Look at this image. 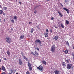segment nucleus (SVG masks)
I'll return each mask as SVG.
<instances>
[{"mask_svg":"<svg viewBox=\"0 0 74 74\" xmlns=\"http://www.w3.org/2000/svg\"><path fill=\"white\" fill-rule=\"evenodd\" d=\"M4 60H7V58H4Z\"/></svg>","mask_w":74,"mask_h":74,"instance_id":"43","label":"nucleus"},{"mask_svg":"<svg viewBox=\"0 0 74 74\" xmlns=\"http://www.w3.org/2000/svg\"><path fill=\"white\" fill-rule=\"evenodd\" d=\"M24 38H25V36L23 35L21 36L20 37V38L21 39H23Z\"/></svg>","mask_w":74,"mask_h":74,"instance_id":"17","label":"nucleus"},{"mask_svg":"<svg viewBox=\"0 0 74 74\" xmlns=\"http://www.w3.org/2000/svg\"><path fill=\"white\" fill-rule=\"evenodd\" d=\"M18 61L19 62V64L20 65H22V64L23 63L22 61V60H21V59H19L18 60Z\"/></svg>","mask_w":74,"mask_h":74,"instance_id":"8","label":"nucleus"},{"mask_svg":"<svg viewBox=\"0 0 74 74\" xmlns=\"http://www.w3.org/2000/svg\"><path fill=\"white\" fill-rule=\"evenodd\" d=\"M7 7H3L4 10H5H5H7Z\"/></svg>","mask_w":74,"mask_h":74,"instance_id":"30","label":"nucleus"},{"mask_svg":"<svg viewBox=\"0 0 74 74\" xmlns=\"http://www.w3.org/2000/svg\"><path fill=\"white\" fill-rule=\"evenodd\" d=\"M37 69L40 71H42L43 70V67L40 65L39 67H37Z\"/></svg>","mask_w":74,"mask_h":74,"instance_id":"4","label":"nucleus"},{"mask_svg":"<svg viewBox=\"0 0 74 74\" xmlns=\"http://www.w3.org/2000/svg\"><path fill=\"white\" fill-rule=\"evenodd\" d=\"M50 32H51V33H52V32H53V31L52 29H50Z\"/></svg>","mask_w":74,"mask_h":74,"instance_id":"37","label":"nucleus"},{"mask_svg":"<svg viewBox=\"0 0 74 74\" xmlns=\"http://www.w3.org/2000/svg\"><path fill=\"white\" fill-rule=\"evenodd\" d=\"M34 48H35V49L36 50V49H37V48H36V47H34Z\"/></svg>","mask_w":74,"mask_h":74,"instance_id":"50","label":"nucleus"},{"mask_svg":"<svg viewBox=\"0 0 74 74\" xmlns=\"http://www.w3.org/2000/svg\"><path fill=\"white\" fill-rule=\"evenodd\" d=\"M69 60H70V59H69V60H65V61L66 62H67V63H69Z\"/></svg>","mask_w":74,"mask_h":74,"instance_id":"27","label":"nucleus"},{"mask_svg":"<svg viewBox=\"0 0 74 74\" xmlns=\"http://www.w3.org/2000/svg\"><path fill=\"white\" fill-rule=\"evenodd\" d=\"M54 26L55 28H56V29H58L57 27H56V26H55V25H54Z\"/></svg>","mask_w":74,"mask_h":74,"instance_id":"44","label":"nucleus"},{"mask_svg":"<svg viewBox=\"0 0 74 74\" xmlns=\"http://www.w3.org/2000/svg\"><path fill=\"white\" fill-rule=\"evenodd\" d=\"M32 23V22H29V25H31Z\"/></svg>","mask_w":74,"mask_h":74,"instance_id":"40","label":"nucleus"},{"mask_svg":"<svg viewBox=\"0 0 74 74\" xmlns=\"http://www.w3.org/2000/svg\"><path fill=\"white\" fill-rule=\"evenodd\" d=\"M39 6H40V7L41 6V5H37V6H35L34 7V9L35 10H36V8H37V7H39Z\"/></svg>","mask_w":74,"mask_h":74,"instance_id":"14","label":"nucleus"},{"mask_svg":"<svg viewBox=\"0 0 74 74\" xmlns=\"http://www.w3.org/2000/svg\"><path fill=\"white\" fill-rule=\"evenodd\" d=\"M2 70L3 71H6V69H5V67L3 65L2 66Z\"/></svg>","mask_w":74,"mask_h":74,"instance_id":"13","label":"nucleus"},{"mask_svg":"<svg viewBox=\"0 0 74 74\" xmlns=\"http://www.w3.org/2000/svg\"><path fill=\"white\" fill-rule=\"evenodd\" d=\"M60 4L62 6V7H63V5H62L61 3H60Z\"/></svg>","mask_w":74,"mask_h":74,"instance_id":"47","label":"nucleus"},{"mask_svg":"<svg viewBox=\"0 0 74 74\" xmlns=\"http://www.w3.org/2000/svg\"><path fill=\"white\" fill-rule=\"evenodd\" d=\"M54 19V18L53 17H52L51 18V20H53Z\"/></svg>","mask_w":74,"mask_h":74,"instance_id":"42","label":"nucleus"},{"mask_svg":"<svg viewBox=\"0 0 74 74\" xmlns=\"http://www.w3.org/2000/svg\"><path fill=\"white\" fill-rule=\"evenodd\" d=\"M10 71L11 73H14V70H12V69H10Z\"/></svg>","mask_w":74,"mask_h":74,"instance_id":"25","label":"nucleus"},{"mask_svg":"<svg viewBox=\"0 0 74 74\" xmlns=\"http://www.w3.org/2000/svg\"><path fill=\"white\" fill-rule=\"evenodd\" d=\"M33 31H34V29H33V28H32L31 29L30 32L32 33L33 32Z\"/></svg>","mask_w":74,"mask_h":74,"instance_id":"20","label":"nucleus"},{"mask_svg":"<svg viewBox=\"0 0 74 74\" xmlns=\"http://www.w3.org/2000/svg\"><path fill=\"white\" fill-rule=\"evenodd\" d=\"M63 9H64V10H65L66 11L68 14H69V10L67 9L66 8H63Z\"/></svg>","mask_w":74,"mask_h":74,"instance_id":"7","label":"nucleus"},{"mask_svg":"<svg viewBox=\"0 0 74 74\" xmlns=\"http://www.w3.org/2000/svg\"><path fill=\"white\" fill-rule=\"evenodd\" d=\"M64 52L65 53L67 54V53H68V50L67 49L65 50L64 51Z\"/></svg>","mask_w":74,"mask_h":74,"instance_id":"19","label":"nucleus"},{"mask_svg":"<svg viewBox=\"0 0 74 74\" xmlns=\"http://www.w3.org/2000/svg\"><path fill=\"white\" fill-rule=\"evenodd\" d=\"M69 0H65V2L66 3H69Z\"/></svg>","mask_w":74,"mask_h":74,"instance_id":"36","label":"nucleus"},{"mask_svg":"<svg viewBox=\"0 0 74 74\" xmlns=\"http://www.w3.org/2000/svg\"><path fill=\"white\" fill-rule=\"evenodd\" d=\"M55 74H59V72L57 70H56L54 71Z\"/></svg>","mask_w":74,"mask_h":74,"instance_id":"10","label":"nucleus"},{"mask_svg":"<svg viewBox=\"0 0 74 74\" xmlns=\"http://www.w3.org/2000/svg\"><path fill=\"white\" fill-rule=\"evenodd\" d=\"M62 65L63 66H66V63L64 62H62Z\"/></svg>","mask_w":74,"mask_h":74,"instance_id":"22","label":"nucleus"},{"mask_svg":"<svg viewBox=\"0 0 74 74\" xmlns=\"http://www.w3.org/2000/svg\"><path fill=\"white\" fill-rule=\"evenodd\" d=\"M46 0V1L47 0V1H48L49 0Z\"/></svg>","mask_w":74,"mask_h":74,"instance_id":"56","label":"nucleus"},{"mask_svg":"<svg viewBox=\"0 0 74 74\" xmlns=\"http://www.w3.org/2000/svg\"><path fill=\"white\" fill-rule=\"evenodd\" d=\"M35 53L36 55H37L38 56V53L36 51H35Z\"/></svg>","mask_w":74,"mask_h":74,"instance_id":"29","label":"nucleus"},{"mask_svg":"<svg viewBox=\"0 0 74 74\" xmlns=\"http://www.w3.org/2000/svg\"><path fill=\"white\" fill-rule=\"evenodd\" d=\"M23 52L22 55H23Z\"/></svg>","mask_w":74,"mask_h":74,"instance_id":"58","label":"nucleus"},{"mask_svg":"<svg viewBox=\"0 0 74 74\" xmlns=\"http://www.w3.org/2000/svg\"><path fill=\"white\" fill-rule=\"evenodd\" d=\"M3 15H5V14H3Z\"/></svg>","mask_w":74,"mask_h":74,"instance_id":"59","label":"nucleus"},{"mask_svg":"<svg viewBox=\"0 0 74 74\" xmlns=\"http://www.w3.org/2000/svg\"><path fill=\"white\" fill-rule=\"evenodd\" d=\"M23 58H24V59H25L26 61H28V58H27L26 56H23Z\"/></svg>","mask_w":74,"mask_h":74,"instance_id":"12","label":"nucleus"},{"mask_svg":"<svg viewBox=\"0 0 74 74\" xmlns=\"http://www.w3.org/2000/svg\"><path fill=\"white\" fill-rule=\"evenodd\" d=\"M6 53L8 55H10V51H6Z\"/></svg>","mask_w":74,"mask_h":74,"instance_id":"18","label":"nucleus"},{"mask_svg":"<svg viewBox=\"0 0 74 74\" xmlns=\"http://www.w3.org/2000/svg\"><path fill=\"white\" fill-rule=\"evenodd\" d=\"M31 53L32 55H34V56H36V54H34V53H33V52H31Z\"/></svg>","mask_w":74,"mask_h":74,"instance_id":"24","label":"nucleus"},{"mask_svg":"<svg viewBox=\"0 0 74 74\" xmlns=\"http://www.w3.org/2000/svg\"><path fill=\"white\" fill-rule=\"evenodd\" d=\"M1 21V19L0 18V22Z\"/></svg>","mask_w":74,"mask_h":74,"instance_id":"55","label":"nucleus"},{"mask_svg":"<svg viewBox=\"0 0 74 74\" xmlns=\"http://www.w3.org/2000/svg\"><path fill=\"white\" fill-rule=\"evenodd\" d=\"M35 42H37V43L38 42H39L40 44H41V41L38 39H37V40L35 41Z\"/></svg>","mask_w":74,"mask_h":74,"instance_id":"9","label":"nucleus"},{"mask_svg":"<svg viewBox=\"0 0 74 74\" xmlns=\"http://www.w3.org/2000/svg\"><path fill=\"white\" fill-rule=\"evenodd\" d=\"M73 69H74V67H71L72 70H73Z\"/></svg>","mask_w":74,"mask_h":74,"instance_id":"48","label":"nucleus"},{"mask_svg":"<svg viewBox=\"0 0 74 74\" xmlns=\"http://www.w3.org/2000/svg\"><path fill=\"white\" fill-rule=\"evenodd\" d=\"M1 74H6V73L5 72H3Z\"/></svg>","mask_w":74,"mask_h":74,"instance_id":"41","label":"nucleus"},{"mask_svg":"<svg viewBox=\"0 0 74 74\" xmlns=\"http://www.w3.org/2000/svg\"><path fill=\"white\" fill-rule=\"evenodd\" d=\"M34 13L35 14H36L37 13V11H36V10H35V11H34Z\"/></svg>","mask_w":74,"mask_h":74,"instance_id":"39","label":"nucleus"},{"mask_svg":"<svg viewBox=\"0 0 74 74\" xmlns=\"http://www.w3.org/2000/svg\"><path fill=\"white\" fill-rule=\"evenodd\" d=\"M27 64L28 66L29 67V71H32V67L31 64H30V62H28Z\"/></svg>","mask_w":74,"mask_h":74,"instance_id":"3","label":"nucleus"},{"mask_svg":"<svg viewBox=\"0 0 74 74\" xmlns=\"http://www.w3.org/2000/svg\"><path fill=\"white\" fill-rule=\"evenodd\" d=\"M55 45L54 44L52 45L51 47V51L52 52H55Z\"/></svg>","mask_w":74,"mask_h":74,"instance_id":"2","label":"nucleus"},{"mask_svg":"<svg viewBox=\"0 0 74 74\" xmlns=\"http://www.w3.org/2000/svg\"><path fill=\"white\" fill-rule=\"evenodd\" d=\"M36 27H37L38 29V30H40V27L39 25H37V26H36Z\"/></svg>","mask_w":74,"mask_h":74,"instance_id":"21","label":"nucleus"},{"mask_svg":"<svg viewBox=\"0 0 74 74\" xmlns=\"http://www.w3.org/2000/svg\"><path fill=\"white\" fill-rule=\"evenodd\" d=\"M61 27H62V29H64V25H63L62 24H61Z\"/></svg>","mask_w":74,"mask_h":74,"instance_id":"28","label":"nucleus"},{"mask_svg":"<svg viewBox=\"0 0 74 74\" xmlns=\"http://www.w3.org/2000/svg\"><path fill=\"white\" fill-rule=\"evenodd\" d=\"M5 40L7 42H8V43H10V42H11V38L7 36L5 38Z\"/></svg>","mask_w":74,"mask_h":74,"instance_id":"1","label":"nucleus"},{"mask_svg":"<svg viewBox=\"0 0 74 74\" xmlns=\"http://www.w3.org/2000/svg\"><path fill=\"white\" fill-rule=\"evenodd\" d=\"M66 66L67 69H71V66H72V65L70 64H69L67 65Z\"/></svg>","mask_w":74,"mask_h":74,"instance_id":"5","label":"nucleus"},{"mask_svg":"<svg viewBox=\"0 0 74 74\" xmlns=\"http://www.w3.org/2000/svg\"><path fill=\"white\" fill-rule=\"evenodd\" d=\"M8 74H11V73H8Z\"/></svg>","mask_w":74,"mask_h":74,"instance_id":"54","label":"nucleus"},{"mask_svg":"<svg viewBox=\"0 0 74 74\" xmlns=\"http://www.w3.org/2000/svg\"><path fill=\"white\" fill-rule=\"evenodd\" d=\"M66 23L67 25H69V21L67 20L66 21Z\"/></svg>","mask_w":74,"mask_h":74,"instance_id":"23","label":"nucleus"},{"mask_svg":"<svg viewBox=\"0 0 74 74\" xmlns=\"http://www.w3.org/2000/svg\"><path fill=\"white\" fill-rule=\"evenodd\" d=\"M73 49H74V46H73Z\"/></svg>","mask_w":74,"mask_h":74,"instance_id":"49","label":"nucleus"},{"mask_svg":"<svg viewBox=\"0 0 74 74\" xmlns=\"http://www.w3.org/2000/svg\"><path fill=\"white\" fill-rule=\"evenodd\" d=\"M72 56H73V60H74V53H73L72 54Z\"/></svg>","mask_w":74,"mask_h":74,"instance_id":"34","label":"nucleus"},{"mask_svg":"<svg viewBox=\"0 0 74 74\" xmlns=\"http://www.w3.org/2000/svg\"><path fill=\"white\" fill-rule=\"evenodd\" d=\"M59 38V36H56L53 38V39L55 41H56Z\"/></svg>","mask_w":74,"mask_h":74,"instance_id":"6","label":"nucleus"},{"mask_svg":"<svg viewBox=\"0 0 74 74\" xmlns=\"http://www.w3.org/2000/svg\"><path fill=\"white\" fill-rule=\"evenodd\" d=\"M42 62L43 63V64H45V65H46V64H47L46 62H45V61L43 60L42 61Z\"/></svg>","mask_w":74,"mask_h":74,"instance_id":"16","label":"nucleus"},{"mask_svg":"<svg viewBox=\"0 0 74 74\" xmlns=\"http://www.w3.org/2000/svg\"><path fill=\"white\" fill-rule=\"evenodd\" d=\"M14 19H15H15H17V17L16 16H14Z\"/></svg>","mask_w":74,"mask_h":74,"instance_id":"31","label":"nucleus"},{"mask_svg":"<svg viewBox=\"0 0 74 74\" xmlns=\"http://www.w3.org/2000/svg\"><path fill=\"white\" fill-rule=\"evenodd\" d=\"M37 50L38 51H39V48H37Z\"/></svg>","mask_w":74,"mask_h":74,"instance_id":"45","label":"nucleus"},{"mask_svg":"<svg viewBox=\"0 0 74 74\" xmlns=\"http://www.w3.org/2000/svg\"><path fill=\"white\" fill-rule=\"evenodd\" d=\"M2 13H3V10H0V14H2Z\"/></svg>","mask_w":74,"mask_h":74,"instance_id":"32","label":"nucleus"},{"mask_svg":"<svg viewBox=\"0 0 74 74\" xmlns=\"http://www.w3.org/2000/svg\"><path fill=\"white\" fill-rule=\"evenodd\" d=\"M45 37H48V33H46L45 34Z\"/></svg>","mask_w":74,"mask_h":74,"instance_id":"15","label":"nucleus"},{"mask_svg":"<svg viewBox=\"0 0 74 74\" xmlns=\"http://www.w3.org/2000/svg\"><path fill=\"white\" fill-rule=\"evenodd\" d=\"M26 74H30V73H29V71H27V72H26Z\"/></svg>","mask_w":74,"mask_h":74,"instance_id":"35","label":"nucleus"},{"mask_svg":"<svg viewBox=\"0 0 74 74\" xmlns=\"http://www.w3.org/2000/svg\"><path fill=\"white\" fill-rule=\"evenodd\" d=\"M1 5H0V8H1Z\"/></svg>","mask_w":74,"mask_h":74,"instance_id":"51","label":"nucleus"},{"mask_svg":"<svg viewBox=\"0 0 74 74\" xmlns=\"http://www.w3.org/2000/svg\"><path fill=\"white\" fill-rule=\"evenodd\" d=\"M0 70H1V68H0Z\"/></svg>","mask_w":74,"mask_h":74,"instance_id":"53","label":"nucleus"},{"mask_svg":"<svg viewBox=\"0 0 74 74\" xmlns=\"http://www.w3.org/2000/svg\"><path fill=\"white\" fill-rule=\"evenodd\" d=\"M11 21L12 22V23H14L15 21H14V20H11Z\"/></svg>","mask_w":74,"mask_h":74,"instance_id":"33","label":"nucleus"},{"mask_svg":"<svg viewBox=\"0 0 74 74\" xmlns=\"http://www.w3.org/2000/svg\"><path fill=\"white\" fill-rule=\"evenodd\" d=\"M4 21H5V19L4 20Z\"/></svg>","mask_w":74,"mask_h":74,"instance_id":"60","label":"nucleus"},{"mask_svg":"<svg viewBox=\"0 0 74 74\" xmlns=\"http://www.w3.org/2000/svg\"><path fill=\"white\" fill-rule=\"evenodd\" d=\"M58 13L59 14V15H60L61 17H62L63 16V14H62L61 13V12L59 11L58 12Z\"/></svg>","mask_w":74,"mask_h":74,"instance_id":"11","label":"nucleus"},{"mask_svg":"<svg viewBox=\"0 0 74 74\" xmlns=\"http://www.w3.org/2000/svg\"><path fill=\"white\" fill-rule=\"evenodd\" d=\"M46 32L48 33V32H49V31H48V29H47L46 30Z\"/></svg>","mask_w":74,"mask_h":74,"instance_id":"38","label":"nucleus"},{"mask_svg":"<svg viewBox=\"0 0 74 74\" xmlns=\"http://www.w3.org/2000/svg\"><path fill=\"white\" fill-rule=\"evenodd\" d=\"M16 1H18V0H16Z\"/></svg>","mask_w":74,"mask_h":74,"instance_id":"57","label":"nucleus"},{"mask_svg":"<svg viewBox=\"0 0 74 74\" xmlns=\"http://www.w3.org/2000/svg\"><path fill=\"white\" fill-rule=\"evenodd\" d=\"M18 3H19V4H21V2H19Z\"/></svg>","mask_w":74,"mask_h":74,"instance_id":"46","label":"nucleus"},{"mask_svg":"<svg viewBox=\"0 0 74 74\" xmlns=\"http://www.w3.org/2000/svg\"><path fill=\"white\" fill-rule=\"evenodd\" d=\"M1 62V60L0 59V62Z\"/></svg>","mask_w":74,"mask_h":74,"instance_id":"52","label":"nucleus"},{"mask_svg":"<svg viewBox=\"0 0 74 74\" xmlns=\"http://www.w3.org/2000/svg\"><path fill=\"white\" fill-rule=\"evenodd\" d=\"M66 45H68V46H69V47H70V45H69V43L68 42H66Z\"/></svg>","mask_w":74,"mask_h":74,"instance_id":"26","label":"nucleus"}]
</instances>
